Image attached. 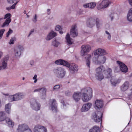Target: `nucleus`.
Listing matches in <instances>:
<instances>
[{
  "label": "nucleus",
  "instance_id": "f257e3e1",
  "mask_svg": "<svg viewBox=\"0 0 132 132\" xmlns=\"http://www.w3.org/2000/svg\"><path fill=\"white\" fill-rule=\"evenodd\" d=\"M81 98L84 102L88 101L92 96V90L90 87L84 88L81 90Z\"/></svg>",
  "mask_w": 132,
  "mask_h": 132
},
{
  "label": "nucleus",
  "instance_id": "f03ea898",
  "mask_svg": "<svg viewBox=\"0 0 132 132\" xmlns=\"http://www.w3.org/2000/svg\"><path fill=\"white\" fill-rule=\"evenodd\" d=\"M96 73H103L106 75L105 78H109L111 77V73L112 72L111 69L108 68L106 69L103 65H101L96 68L95 70Z\"/></svg>",
  "mask_w": 132,
  "mask_h": 132
},
{
  "label": "nucleus",
  "instance_id": "7ed1b4c3",
  "mask_svg": "<svg viewBox=\"0 0 132 132\" xmlns=\"http://www.w3.org/2000/svg\"><path fill=\"white\" fill-rule=\"evenodd\" d=\"M5 116L6 113L4 111L0 112V122L5 121L9 127H12L14 125V122L9 118L6 117Z\"/></svg>",
  "mask_w": 132,
  "mask_h": 132
},
{
  "label": "nucleus",
  "instance_id": "20e7f679",
  "mask_svg": "<svg viewBox=\"0 0 132 132\" xmlns=\"http://www.w3.org/2000/svg\"><path fill=\"white\" fill-rule=\"evenodd\" d=\"M54 72L56 76L60 78L64 77L66 73L65 70L60 67L56 68L54 69Z\"/></svg>",
  "mask_w": 132,
  "mask_h": 132
},
{
  "label": "nucleus",
  "instance_id": "39448f33",
  "mask_svg": "<svg viewBox=\"0 0 132 132\" xmlns=\"http://www.w3.org/2000/svg\"><path fill=\"white\" fill-rule=\"evenodd\" d=\"M66 67L69 68V70L70 73H76L78 71V66L74 63L70 64L68 62Z\"/></svg>",
  "mask_w": 132,
  "mask_h": 132
},
{
  "label": "nucleus",
  "instance_id": "423d86ee",
  "mask_svg": "<svg viewBox=\"0 0 132 132\" xmlns=\"http://www.w3.org/2000/svg\"><path fill=\"white\" fill-rule=\"evenodd\" d=\"M81 50L80 54L82 56H84L86 54L88 53L91 50V48L88 45H84L81 46Z\"/></svg>",
  "mask_w": 132,
  "mask_h": 132
},
{
  "label": "nucleus",
  "instance_id": "0eeeda50",
  "mask_svg": "<svg viewBox=\"0 0 132 132\" xmlns=\"http://www.w3.org/2000/svg\"><path fill=\"white\" fill-rule=\"evenodd\" d=\"M97 17L93 16L89 18L87 20L86 25L89 28H92L96 24V22Z\"/></svg>",
  "mask_w": 132,
  "mask_h": 132
},
{
  "label": "nucleus",
  "instance_id": "6e6552de",
  "mask_svg": "<svg viewBox=\"0 0 132 132\" xmlns=\"http://www.w3.org/2000/svg\"><path fill=\"white\" fill-rule=\"evenodd\" d=\"M102 113L101 112H97L94 113L93 115L92 119L96 123L99 122L101 121Z\"/></svg>",
  "mask_w": 132,
  "mask_h": 132
},
{
  "label": "nucleus",
  "instance_id": "1a4fd4ad",
  "mask_svg": "<svg viewBox=\"0 0 132 132\" xmlns=\"http://www.w3.org/2000/svg\"><path fill=\"white\" fill-rule=\"evenodd\" d=\"M31 106L32 109L36 111H38L40 109V104L36 102L34 99H32L30 100Z\"/></svg>",
  "mask_w": 132,
  "mask_h": 132
},
{
  "label": "nucleus",
  "instance_id": "9d476101",
  "mask_svg": "<svg viewBox=\"0 0 132 132\" xmlns=\"http://www.w3.org/2000/svg\"><path fill=\"white\" fill-rule=\"evenodd\" d=\"M34 132H47L46 128L44 127L38 125L35 126L33 129Z\"/></svg>",
  "mask_w": 132,
  "mask_h": 132
},
{
  "label": "nucleus",
  "instance_id": "9b49d317",
  "mask_svg": "<svg viewBox=\"0 0 132 132\" xmlns=\"http://www.w3.org/2000/svg\"><path fill=\"white\" fill-rule=\"evenodd\" d=\"M51 109L54 112H56L57 110V105L55 100L52 99L51 101L50 104Z\"/></svg>",
  "mask_w": 132,
  "mask_h": 132
},
{
  "label": "nucleus",
  "instance_id": "f8f14e48",
  "mask_svg": "<svg viewBox=\"0 0 132 132\" xmlns=\"http://www.w3.org/2000/svg\"><path fill=\"white\" fill-rule=\"evenodd\" d=\"M24 48L22 46H19L15 48L14 49V53L15 56H19L21 55L22 52L23 51Z\"/></svg>",
  "mask_w": 132,
  "mask_h": 132
},
{
  "label": "nucleus",
  "instance_id": "ddd939ff",
  "mask_svg": "<svg viewBox=\"0 0 132 132\" xmlns=\"http://www.w3.org/2000/svg\"><path fill=\"white\" fill-rule=\"evenodd\" d=\"M29 128V127L26 124H22L19 126L17 131V132H24Z\"/></svg>",
  "mask_w": 132,
  "mask_h": 132
},
{
  "label": "nucleus",
  "instance_id": "4468645a",
  "mask_svg": "<svg viewBox=\"0 0 132 132\" xmlns=\"http://www.w3.org/2000/svg\"><path fill=\"white\" fill-rule=\"evenodd\" d=\"M108 54V53L104 50L101 48H99L97 49L94 52V55L95 56L100 55L101 54L106 55Z\"/></svg>",
  "mask_w": 132,
  "mask_h": 132
},
{
  "label": "nucleus",
  "instance_id": "2eb2a0df",
  "mask_svg": "<svg viewBox=\"0 0 132 132\" xmlns=\"http://www.w3.org/2000/svg\"><path fill=\"white\" fill-rule=\"evenodd\" d=\"M92 106V104L90 103H88L84 104L81 109V111L85 112L88 111L91 108Z\"/></svg>",
  "mask_w": 132,
  "mask_h": 132
},
{
  "label": "nucleus",
  "instance_id": "dca6fc26",
  "mask_svg": "<svg viewBox=\"0 0 132 132\" xmlns=\"http://www.w3.org/2000/svg\"><path fill=\"white\" fill-rule=\"evenodd\" d=\"M96 3L95 2H91L88 3L84 4L83 7L85 8H88L91 9H94L95 7Z\"/></svg>",
  "mask_w": 132,
  "mask_h": 132
},
{
  "label": "nucleus",
  "instance_id": "f3484780",
  "mask_svg": "<svg viewBox=\"0 0 132 132\" xmlns=\"http://www.w3.org/2000/svg\"><path fill=\"white\" fill-rule=\"evenodd\" d=\"M117 63L119 65L120 69L122 72H126L128 71L127 67L124 64L122 63L119 61H117Z\"/></svg>",
  "mask_w": 132,
  "mask_h": 132
},
{
  "label": "nucleus",
  "instance_id": "a211bd4d",
  "mask_svg": "<svg viewBox=\"0 0 132 132\" xmlns=\"http://www.w3.org/2000/svg\"><path fill=\"white\" fill-rule=\"evenodd\" d=\"M95 108L96 109H99L103 107V103L101 100H97L95 103Z\"/></svg>",
  "mask_w": 132,
  "mask_h": 132
},
{
  "label": "nucleus",
  "instance_id": "6ab92c4d",
  "mask_svg": "<svg viewBox=\"0 0 132 132\" xmlns=\"http://www.w3.org/2000/svg\"><path fill=\"white\" fill-rule=\"evenodd\" d=\"M14 95L15 101H18L24 97V94L22 93H18Z\"/></svg>",
  "mask_w": 132,
  "mask_h": 132
},
{
  "label": "nucleus",
  "instance_id": "aec40b11",
  "mask_svg": "<svg viewBox=\"0 0 132 132\" xmlns=\"http://www.w3.org/2000/svg\"><path fill=\"white\" fill-rule=\"evenodd\" d=\"M106 57L105 56L102 55L99 57L97 61L98 64H104L105 62Z\"/></svg>",
  "mask_w": 132,
  "mask_h": 132
},
{
  "label": "nucleus",
  "instance_id": "412c9836",
  "mask_svg": "<svg viewBox=\"0 0 132 132\" xmlns=\"http://www.w3.org/2000/svg\"><path fill=\"white\" fill-rule=\"evenodd\" d=\"M106 76L103 73H96L95 74L96 79L100 81L101 80L104 78H105Z\"/></svg>",
  "mask_w": 132,
  "mask_h": 132
},
{
  "label": "nucleus",
  "instance_id": "4be33fe9",
  "mask_svg": "<svg viewBox=\"0 0 132 132\" xmlns=\"http://www.w3.org/2000/svg\"><path fill=\"white\" fill-rule=\"evenodd\" d=\"M129 87V82L127 81H126L121 87V90L122 91H125L128 89Z\"/></svg>",
  "mask_w": 132,
  "mask_h": 132
},
{
  "label": "nucleus",
  "instance_id": "5701e85b",
  "mask_svg": "<svg viewBox=\"0 0 132 132\" xmlns=\"http://www.w3.org/2000/svg\"><path fill=\"white\" fill-rule=\"evenodd\" d=\"M73 97L75 101H78L80 98V92H75L73 95Z\"/></svg>",
  "mask_w": 132,
  "mask_h": 132
},
{
  "label": "nucleus",
  "instance_id": "b1692460",
  "mask_svg": "<svg viewBox=\"0 0 132 132\" xmlns=\"http://www.w3.org/2000/svg\"><path fill=\"white\" fill-rule=\"evenodd\" d=\"M11 103H9L6 104L5 106V112L8 114L11 113Z\"/></svg>",
  "mask_w": 132,
  "mask_h": 132
},
{
  "label": "nucleus",
  "instance_id": "393cba45",
  "mask_svg": "<svg viewBox=\"0 0 132 132\" xmlns=\"http://www.w3.org/2000/svg\"><path fill=\"white\" fill-rule=\"evenodd\" d=\"M65 38L67 43L68 45H70L72 44L73 43L72 39L70 38L69 34H67Z\"/></svg>",
  "mask_w": 132,
  "mask_h": 132
},
{
  "label": "nucleus",
  "instance_id": "a878e982",
  "mask_svg": "<svg viewBox=\"0 0 132 132\" xmlns=\"http://www.w3.org/2000/svg\"><path fill=\"white\" fill-rule=\"evenodd\" d=\"M40 89L39 93L41 96V97L42 98H45L46 96V89L44 87L40 88Z\"/></svg>",
  "mask_w": 132,
  "mask_h": 132
},
{
  "label": "nucleus",
  "instance_id": "bb28decb",
  "mask_svg": "<svg viewBox=\"0 0 132 132\" xmlns=\"http://www.w3.org/2000/svg\"><path fill=\"white\" fill-rule=\"evenodd\" d=\"M55 63L57 64H61L66 66L68 62L59 59L56 61Z\"/></svg>",
  "mask_w": 132,
  "mask_h": 132
},
{
  "label": "nucleus",
  "instance_id": "cd10ccee",
  "mask_svg": "<svg viewBox=\"0 0 132 132\" xmlns=\"http://www.w3.org/2000/svg\"><path fill=\"white\" fill-rule=\"evenodd\" d=\"M100 129V127L97 126H95L90 129L89 132H99Z\"/></svg>",
  "mask_w": 132,
  "mask_h": 132
},
{
  "label": "nucleus",
  "instance_id": "c85d7f7f",
  "mask_svg": "<svg viewBox=\"0 0 132 132\" xmlns=\"http://www.w3.org/2000/svg\"><path fill=\"white\" fill-rule=\"evenodd\" d=\"M57 34H48L46 38V40H49L56 36Z\"/></svg>",
  "mask_w": 132,
  "mask_h": 132
},
{
  "label": "nucleus",
  "instance_id": "c756f323",
  "mask_svg": "<svg viewBox=\"0 0 132 132\" xmlns=\"http://www.w3.org/2000/svg\"><path fill=\"white\" fill-rule=\"evenodd\" d=\"M127 19L129 21H132V8L129 10L127 14Z\"/></svg>",
  "mask_w": 132,
  "mask_h": 132
},
{
  "label": "nucleus",
  "instance_id": "7c9ffc66",
  "mask_svg": "<svg viewBox=\"0 0 132 132\" xmlns=\"http://www.w3.org/2000/svg\"><path fill=\"white\" fill-rule=\"evenodd\" d=\"M95 24H96L97 28L99 29L102 26V23L100 21L99 18L97 17Z\"/></svg>",
  "mask_w": 132,
  "mask_h": 132
},
{
  "label": "nucleus",
  "instance_id": "2f4dec72",
  "mask_svg": "<svg viewBox=\"0 0 132 132\" xmlns=\"http://www.w3.org/2000/svg\"><path fill=\"white\" fill-rule=\"evenodd\" d=\"M91 56L90 54H88L87 55V57H85V58L86 59V64L89 68H90V60Z\"/></svg>",
  "mask_w": 132,
  "mask_h": 132
},
{
  "label": "nucleus",
  "instance_id": "473e14b6",
  "mask_svg": "<svg viewBox=\"0 0 132 132\" xmlns=\"http://www.w3.org/2000/svg\"><path fill=\"white\" fill-rule=\"evenodd\" d=\"M77 26L76 24L72 25L70 29V33H77Z\"/></svg>",
  "mask_w": 132,
  "mask_h": 132
},
{
  "label": "nucleus",
  "instance_id": "72a5a7b5",
  "mask_svg": "<svg viewBox=\"0 0 132 132\" xmlns=\"http://www.w3.org/2000/svg\"><path fill=\"white\" fill-rule=\"evenodd\" d=\"M7 63L5 61H3L0 66L2 70L6 69L7 68Z\"/></svg>",
  "mask_w": 132,
  "mask_h": 132
},
{
  "label": "nucleus",
  "instance_id": "f704fd0d",
  "mask_svg": "<svg viewBox=\"0 0 132 132\" xmlns=\"http://www.w3.org/2000/svg\"><path fill=\"white\" fill-rule=\"evenodd\" d=\"M11 21V19L7 18L6 19L5 21L3 23L2 27H4L5 26H7Z\"/></svg>",
  "mask_w": 132,
  "mask_h": 132
},
{
  "label": "nucleus",
  "instance_id": "c9c22d12",
  "mask_svg": "<svg viewBox=\"0 0 132 132\" xmlns=\"http://www.w3.org/2000/svg\"><path fill=\"white\" fill-rule=\"evenodd\" d=\"M102 2H99L97 6V8L98 10H101L102 9L105 8Z\"/></svg>",
  "mask_w": 132,
  "mask_h": 132
},
{
  "label": "nucleus",
  "instance_id": "e433bc0d",
  "mask_svg": "<svg viewBox=\"0 0 132 132\" xmlns=\"http://www.w3.org/2000/svg\"><path fill=\"white\" fill-rule=\"evenodd\" d=\"M102 2L103 5H105L104 6L105 8L108 7L111 3V2L108 0H103Z\"/></svg>",
  "mask_w": 132,
  "mask_h": 132
},
{
  "label": "nucleus",
  "instance_id": "4c0bfd02",
  "mask_svg": "<svg viewBox=\"0 0 132 132\" xmlns=\"http://www.w3.org/2000/svg\"><path fill=\"white\" fill-rule=\"evenodd\" d=\"M55 29L56 30L59 31L60 33H63V32L61 31L62 30V27L59 25H56Z\"/></svg>",
  "mask_w": 132,
  "mask_h": 132
},
{
  "label": "nucleus",
  "instance_id": "58836bf2",
  "mask_svg": "<svg viewBox=\"0 0 132 132\" xmlns=\"http://www.w3.org/2000/svg\"><path fill=\"white\" fill-rule=\"evenodd\" d=\"M8 100L10 102L15 101L14 95H12L9 96V97Z\"/></svg>",
  "mask_w": 132,
  "mask_h": 132
},
{
  "label": "nucleus",
  "instance_id": "ea45409f",
  "mask_svg": "<svg viewBox=\"0 0 132 132\" xmlns=\"http://www.w3.org/2000/svg\"><path fill=\"white\" fill-rule=\"evenodd\" d=\"M110 81L113 85L115 86L116 85L117 83H119L120 82V81L119 80H115L113 81L112 80H110Z\"/></svg>",
  "mask_w": 132,
  "mask_h": 132
},
{
  "label": "nucleus",
  "instance_id": "a19ab883",
  "mask_svg": "<svg viewBox=\"0 0 132 132\" xmlns=\"http://www.w3.org/2000/svg\"><path fill=\"white\" fill-rule=\"evenodd\" d=\"M60 44V43L59 42L57 41L56 40L53 41L52 42L53 45L55 47H57Z\"/></svg>",
  "mask_w": 132,
  "mask_h": 132
},
{
  "label": "nucleus",
  "instance_id": "79ce46f5",
  "mask_svg": "<svg viewBox=\"0 0 132 132\" xmlns=\"http://www.w3.org/2000/svg\"><path fill=\"white\" fill-rule=\"evenodd\" d=\"M16 40V38L15 37H12L9 43V44L10 45L13 44L14 43V42Z\"/></svg>",
  "mask_w": 132,
  "mask_h": 132
},
{
  "label": "nucleus",
  "instance_id": "37998d69",
  "mask_svg": "<svg viewBox=\"0 0 132 132\" xmlns=\"http://www.w3.org/2000/svg\"><path fill=\"white\" fill-rule=\"evenodd\" d=\"M18 1L16 3L14 4L13 5H12V6L9 7H7L6 8V9L8 10H10L11 9H14L15 8V6L17 3Z\"/></svg>",
  "mask_w": 132,
  "mask_h": 132
},
{
  "label": "nucleus",
  "instance_id": "c03bdc74",
  "mask_svg": "<svg viewBox=\"0 0 132 132\" xmlns=\"http://www.w3.org/2000/svg\"><path fill=\"white\" fill-rule=\"evenodd\" d=\"M60 87V85H55L53 87V90L55 91H57Z\"/></svg>",
  "mask_w": 132,
  "mask_h": 132
},
{
  "label": "nucleus",
  "instance_id": "a18cd8bd",
  "mask_svg": "<svg viewBox=\"0 0 132 132\" xmlns=\"http://www.w3.org/2000/svg\"><path fill=\"white\" fill-rule=\"evenodd\" d=\"M11 17V15L10 13H7L5 15V16L4 18V19H5L6 18L10 19V18Z\"/></svg>",
  "mask_w": 132,
  "mask_h": 132
},
{
  "label": "nucleus",
  "instance_id": "49530a36",
  "mask_svg": "<svg viewBox=\"0 0 132 132\" xmlns=\"http://www.w3.org/2000/svg\"><path fill=\"white\" fill-rule=\"evenodd\" d=\"M105 36L109 40H111V35L110 34H106L105 35Z\"/></svg>",
  "mask_w": 132,
  "mask_h": 132
},
{
  "label": "nucleus",
  "instance_id": "de8ad7c7",
  "mask_svg": "<svg viewBox=\"0 0 132 132\" xmlns=\"http://www.w3.org/2000/svg\"><path fill=\"white\" fill-rule=\"evenodd\" d=\"M114 13H111L109 15V17L111 18V20H112L114 18Z\"/></svg>",
  "mask_w": 132,
  "mask_h": 132
},
{
  "label": "nucleus",
  "instance_id": "09e8293b",
  "mask_svg": "<svg viewBox=\"0 0 132 132\" xmlns=\"http://www.w3.org/2000/svg\"><path fill=\"white\" fill-rule=\"evenodd\" d=\"M37 75H35L34 76L33 78V79L34 80V82L36 83L37 82Z\"/></svg>",
  "mask_w": 132,
  "mask_h": 132
},
{
  "label": "nucleus",
  "instance_id": "8fccbe9b",
  "mask_svg": "<svg viewBox=\"0 0 132 132\" xmlns=\"http://www.w3.org/2000/svg\"><path fill=\"white\" fill-rule=\"evenodd\" d=\"M32 21L34 23H35L37 21V15L36 14L34 18L32 19Z\"/></svg>",
  "mask_w": 132,
  "mask_h": 132
},
{
  "label": "nucleus",
  "instance_id": "3c124183",
  "mask_svg": "<svg viewBox=\"0 0 132 132\" xmlns=\"http://www.w3.org/2000/svg\"><path fill=\"white\" fill-rule=\"evenodd\" d=\"M8 2L10 3H13L15 1H17V0H7Z\"/></svg>",
  "mask_w": 132,
  "mask_h": 132
},
{
  "label": "nucleus",
  "instance_id": "603ef678",
  "mask_svg": "<svg viewBox=\"0 0 132 132\" xmlns=\"http://www.w3.org/2000/svg\"><path fill=\"white\" fill-rule=\"evenodd\" d=\"M65 94L67 96H69L71 95V93L68 90L65 92Z\"/></svg>",
  "mask_w": 132,
  "mask_h": 132
},
{
  "label": "nucleus",
  "instance_id": "864d4df0",
  "mask_svg": "<svg viewBox=\"0 0 132 132\" xmlns=\"http://www.w3.org/2000/svg\"><path fill=\"white\" fill-rule=\"evenodd\" d=\"M70 35L74 37L78 35V34H70Z\"/></svg>",
  "mask_w": 132,
  "mask_h": 132
},
{
  "label": "nucleus",
  "instance_id": "5fc2aeb1",
  "mask_svg": "<svg viewBox=\"0 0 132 132\" xmlns=\"http://www.w3.org/2000/svg\"><path fill=\"white\" fill-rule=\"evenodd\" d=\"M40 88H37L34 91V92H39L40 90Z\"/></svg>",
  "mask_w": 132,
  "mask_h": 132
},
{
  "label": "nucleus",
  "instance_id": "6e6d98bb",
  "mask_svg": "<svg viewBox=\"0 0 132 132\" xmlns=\"http://www.w3.org/2000/svg\"><path fill=\"white\" fill-rule=\"evenodd\" d=\"M5 30L4 29H3L0 30V33H4Z\"/></svg>",
  "mask_w": 132,
  "mask_h": 132
},
{
  "label": "nucleus",
  "instance_id": "4d7b16f0",
  "mask_svg": "<svg viewBox=\"0 0 132 132\" xmlns=\"http://www.w3.org/2000/svg\"><path fill=\"white\" fill-rule=\"evenodd\" d=\"M24 132H32L31 130L29 128L27 130H25Z\"/></svg>",
  "mask_w": 132,
  "mask_h": 132
},
{
  "label": "nucleus",
  "instance_id": "13d9d810",
  "mask_svg": "<svg viewBox=\"0 0 132 132\" xmlns=\"http://www.w3.org/2000/svg\"><path fill=\"white\" fill-rule=\"evenodd\" d=\"M13 32V31L11 29H10L9 31L7 33H12Z\"/></svg>",
  "mask_w": 132,
  "mask_h": 132
},
{
  "label": "nucleus",
  "instance_id": "bf43d9fd",
  "mask_svg": "<svg viewBox=\"0 0 132 132\" xmlns=\"http://www.w3.org/2000/svg\"><path fill=\"white\" fill-rule=\"evenodd\" d=\"M47 14L48 15H49L51 13L50 11V9H48L47 10Z\"/></svg>",
  "mask_w": 132,
  "mask_h": 132
},
{
  "label": "nucleus",
  "instance_id": "052dcab7",
  "mask_svg": "<svg viewBox=\"0 0 132 132\" xmlns=\"http://www.w3.org/2000/svg\"><path fill=\"white\" fill-rule=\"evenodd\" d=\"M34 62L33 60H31L30 62V64L31 65H32L34 64Z\"/></svg>",
  "mask_w": 132,
  "mask_h": 132
},
{
  "label": "nucleus",
  "instance_id": "680f3d73",
  "mask_svg": "<svg viewBox=\"0 0 132 132\" xmlns=\"http://www.w3.org/2000/svg\"><path fill=\"white\" fill-rule=\"evenodd\" d=\"M129 4L132 6V0H129Z\"/></svg>",
  "mask_w": 132,
  "mask_h": 132
},
{
  "label": "nucleus",
  "instance_id": "e2e57ef3",
  "mask_svg": "<svg viewBox=\"0 0 132 132\" xmlns=\"http://www.w3.org/2000/svg\"><path fill=\"white\" fill-rule=\"evenodd\" d=\"M61 103L63 104V108H64V106H65V105L64 104V102L63 101H61Z\"/></svg>",
  "mask_w": 132,
  "mask_h": 132
},
{
  "label": "nucleus",
  "instance_id": "0e129e2a",
  "mask_svg": "<svg viewBox=\"0 0 132 132\" xmlns=\"http://www.w3.org/2000/svg\"><path fill=\"white\" fill-rule=\"evenodd\" d=\"M35 32L34 31V29H32L30 31V33H32V32Z\"/></svg>",
  "mask_w": 132,
  "mask_h": 132
},
{
  "label": "nucleus",
  "instance_id": "69168bd1",
  "mask_svg": "<svg viewBox=\"0 0 132 132\" xmlns=\"http://www.w3.org/2000/svg\"><path fill=\"white\" fill-rule=\"evenodd\" d=\"M3 94L4 95H5V96H8L9 95V94L8 93H6V94H4V93H3Z\"/></svg>",
  "mask_w": 132,
  "mask_h": 132
},
{
  "label": "nucleus",
  "instance_id": "338daca9",
  "mask_svg": "<svg viewBox=\"0 0 132 132\" xmlns=\"http://www.w3.org/2000/svg\"><path fill=\"white\" fill-rule=\"evenodd\" d=\"M3 34H0V39L2 38Z\"/></svg>",
  "mask_w": 132,
  "mask_h": 132
},
{
  "label": "nucleus",
  "instance_id": "774afa93",
  "mask_svg": "<svg viewBox=\"0 0 132 132\" xmlns=\"http://www.w3.org/2000/svg\"><path fill=\"white\" fill-rule=\"evenodd\" d=\"M10 34H7L6 35V37H8L10 35Z\"/></svg>",
  "mask_w": 132,
  "mask_h": 132
}]
</instances>
